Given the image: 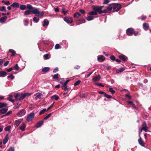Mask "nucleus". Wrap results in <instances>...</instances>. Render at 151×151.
I'll use <instances>...</instances> for the list:
<instances>
[{"label": "nucleus", "mask_w": 151, "mask_h": 151, "mask_svg": "<svg viewBox=\"0 0 151 151\" xmlns=\"http://www.w3.org/2000/svg\"><path fill=\"white\" fill-rule=\"evenodd\" d=\"M32 13L35 14L36 16L39 17H42L44 15V12L43 11H40L39 9L36 8L32 10Z\"/></svg>", "instance_id": "1"}, {"label": "nucleus", "mask_w": 151, "mask_h": 151, "mask_svg": "<svg viewBox=\"0 0 151 151\" xmlns=\"http://www.w3.org/2000/svg\"><path fill=\"white\" fill-rule=\"evenodd\" d=\"M113 12L118 11L121 8V6L120 4L113 3L111 4Z\"/></svg>", "instance_id": "2"}, {"label": "nucleus", "mask_w": 151, "mask_h": 151, "mask_svg": "<svg viewBox=\"0 0 151 151\" xmlns=\"http://www.w3.org/2000/svg\"><path fill=\"white\" fill-rule=\"evenodd\" d=\"M15 99L17 100H21L23 99L25 97L24 94L20 95L17 94L14 96Z\"/></svg>", "instance_id": "3"}, {"label": "nucleus", "mask_w": 151, "mask_h": 151, "mask_svg": "<svg viewBox=\"0 0 151 151\" xmlns=\"http://www.w3.org/2000/svg\"><path fill=\"white\" fill-rule=\"evenodd\" d=\"M35 115V114L34 112H32L29 114L27 116L26 118L28 122H30L33 119Z\"/></svg>", "instance_id": "4"}, {"label": "nucleus", "mask_w": 151, "mask_h": 151, "mask_svg": "<svg viewBox=\"0 0 151 151\" xmlns=\"http://www.w3.org/2000/svg\"><path fill=\"white\" fill-rule=\"evenodd\" d=\"M133 32V29L131 28H128L126 30V34L128 36H132Z\"/></svg>", "instance_id": "5"}, {"label": "nucleus", "mask_w": 151, "mask_h": 151, "mask_svg": "<svg viewBox=\"0 0 151 151\" xmlns=\"http://www.w3.org/2000/svg\"><path fill=\"white\" fill-rule=\"evenodd\" d=\"M26 112V111L23 109L19 111L17 113V115L19 116H22L25 114Z\"/></svg>", "instance_id": "6"}, {"label": "nucleus", "mask_w": 151, "mask_h": 151, "mask_svg": "<svg viewBox=\"0 0 151 151\" xmlns=\"http://www.w3.org/2000/svg\"><path fill=\"white\" fill-rule=\"evenodd\" d=\"M64 20L68 23H71L73 22V19L71 17H65L64 18Z\"/></svg>", "instance_id": "7"}, {"label": "nucleus", "mask_w": 151, "mask_h": 151, "mask_svg": "<svg viewBox=\"0 0 151 151\" xmlns=\"http://www.w3.org/2000/svg\"><path fill=\"white\" fill-rule=\"evenodd\" d=\"M119 58L121 60H122L124 61H125L127 60V58L126 56L121 55L119 56Z\"/></svg>", "instance_id": "8"}, {"label": "nucleus", "mask_w": 151, "mask_h": 151, "mask_svg": "<svg viewBox=\"0 0 151 151\" xmlns=\"http://www.w3.org/2000/svg\"><path fill=\"white\" fill-rule=\"evenodd\" d=\"M143 28L145 30H147L149 28L148 24L144 23L143 24Z\"/></svg>", "instance_id": "9"}, {"label": "nucleus", "mask_w": 151, "mask_h": 151, "mask_svg": "<svg viewBox=\"0 0 151 151\" xmlns=\"http://www.w3.org/2000/svg\"><path fill=\"white\" fill-rule=\"evenodd\" d=\"M42 96V94L41 93H37L36 94H35L34 95V96H35L36 97L35 98L36 99H40L41 96Z\"/></svg>", "instance_id": "10"}, {"label": "nucleus", "mask_w": 151, "mask_h": 151, "mask_svg": "<svg viewBox=\"0 0 151 151\" xmlns=\"http://www.w3.org/2000/svg\"><path fill=\"white\" fill-rule=\"evenodd\" d=\"M9 135L8 134H6V135L5 138L4 139L3 143L4 144H6L9 140Z\"/></svg>", "instance_id": "11"}, {"label": "nucleus", "mask_w": 151, "mask_h": 151, "mask_svg": "<svg viewBox=\"0 0 151 151\" xmlns=\"http://www.w3.org/2000/svg\"><path fill=\"white\" fill-rule=\"evenodd\" d=\"M43 121L41 120L38 122L36 125L35 127L37 128H39L43 124Z\"/></svg>", "instance_id": "12"}, {"label": "nucleus", "mask_w": 151, "mask_h": 151, "mask_svg": "<svg viewBox=\"0 0 151 151\" xmlns=\"http://www.w3.org/2000/svg\"><path fill=\"white\" fill-rule=\"evenodd\" d=\"M100 78V77L99 75H98L97 76H96L95 77L93 78L92 79V80L93 82H95L97 81H99Z\"/></svg>", "instance_id": "13"}, {"label": "nucleus", "mask_w": 151, "mask_h": 151, "mask_svg": "<svg viewBox=\"0 0 151 151\" xmlns=\"http://www.w3.org/2000/svg\"><path fill=\"white\" fill-rule=\"evenodd\" d=\"M97 60L100 62H102L104 61L105 60V59L103 55H101L98 56Z\"/></svg>", "instance_id": "14"}, {"label": "nucleus", "mask_w": 151, "mask_h": 151, "mask_svg": "<svg viewBox=\"0 0 151 151\" xmlns=\"http://www.w3.org/2000/svg\"><path fill=\"white\" fill-rule=\"evenodd\" d=\"M6 72L4 71H0V77H4L6 76Z\"/></svg>", "instance_id": "15"}, {"label": "nucleus", "mask_w": 151, "mask_h": 151, "mask_svg": "<svg viewBox=\"0 0 151 151\" xmlns=\"http://www.w3.org/2000/svg\"><path fill=\"white\" fill-rule=\"evenodd\" d=\"M22 119H20L17 120L15 121V124L17 126H18L22 122Z\"/></svg>", "instance_id": "16"}, {"label": "nucleus", "mask_w": 151, "mask_h": 151, "mask_svg": "<svg viewBox=\"0 0 151 151\" xmlns=\"http://www.w3.org/2000/svg\"><path fill=\"white\" fill-rule=\"evenodd\" d=\"M7 18L6 16H4L1 17L0 19V22L1 23H4L6 20Z\"/></svg>", "instance_id": "17"}, {"label": "nucleus", "mask_w": 151, "mask_h": 151, "mask_svg": "<svg viewBox=\"0 0 151 151\" xmlns=\"http://www.w3.org/2000/svg\"><path fill=\"white\" fill-rule=\"evenodd\" d=\"M11 6L14 8H18L19 7V4L18 3L14 2L11 5Z\"/></svg>", "instance_id": "18"}, {"label": "nucleus", "mask_w": 151, "mask_h": 151, "mask_svg": "<svg viewBox=\"0 0 151 151\" xmlns=\"http://www.w3.org/2000/svg\"><path fill=\"white\" fill-rule=\"evenodd\" d=\"M8 110V109L6 108H3L0 109V113L2 114L5 113Z\"/></svg>", "instance_id": "19"}, {"label": "nucleus", "mask_w": 151, "mask_h": 151, "mask_svg": "<svg viewBox=\"0 0 151 151\" xmlns=\"http://www.w3.org/2000/svg\"><path fill=\"white\" fill-rule=\"evenodd\" d=\"M138 141L139 144L142 146H144V142L142 138H140L138 139Z\"/></svg>", "instance_id": "20"}, {"label": "nucleus", "mask_w": 151, "mask_h": 151, "mask_svg": "<svg viewBox=\"0 0 151 151\" xmlns=\"http://www.w3.org/2000/svg\"><path fill=\"white\" fill-rule=\"evenodd\" d=\"M32 12V10H27L25 11L24 15H27L31 14V12Z\"/></svg>", "instance_id": "21"}, {"label": "nucleus", "mask_w": 151, "mask_h": 151, "mask_svg": "<svg viewBox=\"0 0 151 151\" xmlns=\"http://www.w3.org/2000/svg\"><path fill=\"white\" fill-rule=\"evenodd\" d=\"M26 125L25 124H23L22 126L19 127L20 129L23 131L25 130V128L26 127Z\"/></svg>", "instance_id": "22"}, {"label": "nucleus", "mask_w": 151, "mask_h": 151, "mask_svg": "<svg viewBox=\"0 0 151 151\" xmlns=\"http://www.w3.org/2000/svg\"><path fill=\"white\" fill-rule=\"evenodd\" d=\"M143 130L145 132H147L148 130L147 126L142 127L141 129V131L142 132Z\"/></svg>", "instance_id": "23"}, {"label": "nucleus", "mask_w": 151, "mask_h": 151, "mask_svg": "<svg viewBox=\"0 0 151 151\" xmlns=\"http://www.w3.org/2000/svg\"><path fill=\"white\" fill-rule=\"evenodd\" d=\"M50 70V68L48 67H45L42 69V71L43 72H46Z\"/></svg>", "instance_id": "24"}, {"label": "nucleus", "mask_w": 151, "mask_h": 151, "mask_svg": "<svg viewBox=\"0 0 151 151\" xmlns=\"http://www.w3.org/2000/svg\"><path fill=\"white\" fill-rule=\"evenodd\" d=\"M97 14L96 12L91 11L88 13V14L91 15H96Z\"/></svg>", "instance_id": "25"}, {"label": "nucleus", "mask_w": 151, "mask_h": 151, "mask_svg": "<svg viewBox=\"0 0 151 151\" xmlns=\"http://www.w3.org/2000/svg\"><path fill=\"white\" fill-rule=\"evenodd\" d=\"M9 51L10 52H11L12 53V54L11 55V56H14L16 53L15 51L13 49H9Z\"/></svg>", "instance_id": "26"}, {"label": "nucleus", "mask_w": 151, "mask_h": 151, "mask_svg": "<svg viewBox=\"0 0 151 151\" xmlns=\"http://www.w3.org/2000/svg\"><path fill=\"white\" fill-rule=\"evenodd\" d=\"M93 9L95 11V12H97L98 10L99 9V6H93Z\"/></svg>", "instance_id": "27"}, {"label": "nucleus", "mask_w": 151, "mask_h": 151, "mask_svg": "<svg viewBox=\"0 0 151 151\" xmlns=\"http://www.w3.org/2000/svg\"><path fill=\"white\" fill-rule=\"evenodd\" d=\"M27 8L29 9V10H32L34 9V8L32 7V6L29 4H28L27 5Z\"/></svg>", "instance_id": "28"}, {"label": "nucleus", "mask_w": 151, "mask_h": 151, "mask_svg": "<svg viewBox=\"0 0 151 151\" xmlns=\"http://www.w3.org/2000/svg\"><path fill=\"white\" fill-rule=\"evenodd\" d=\"M59 98V97L58 96L55 95L52 96L51 97V99H54L55 100H57Z\"/></svg>", "instance_id": "29"}, {"label": "nucleus", "mask_w": 151, "mask_h": 151, "mask_svg": "<svg viewBox=\"0 0 151 151\" xmlns=\"http://www.w3.org/2000/svg\"><path fill=\"white\" fill-rule=\"evenodd\" d=\"M107 9L109 11H111L112 9V4H110L108 6H107Z\"/></svg>", "instance_id": "30"}, {"label": "nucleus", "mask_w": 151, "mask_h": 151, "mask_svg": "<svg viewBox=\"0 0 151 151\" xmlns=\"http://www.w3.org/2000/svg\"><path fill=\"white\" fill-rule=\"evenodd\" d=\"M26 6L24 5H22L20 6V9L22 10H24L26 9Z\"/></svg>", "instance_id": "31"}, {"label": "nucleus", "mask_w": 151, "mask_h": 151, "mask_svg": "<svg viewBox=\"0 0 151 151\" xmlns=\"http://www.w3.org/2000/svg\"><path fill=\"white\" fill-rule=\"evenodd\" d=\"M48 111L47 110V109H44L42 110H41L39 113V114L40 115H41L42 114H44L45 112L47 111Z\"/></svg>", "instance_id": "32"}, {"label": "nucleus", "mask_w": 151, "mask_h": 151, "mask_svg": "<svg viewBox=\"0 0 151 151\" xmlns=\"http://www.w3.org/2000/svg\"><path fill=\"white\" fill-rule=\"evenodd\" d=\"M94 17L92 16H88L87 17V19L88 21L92 20L94 19Z\"/></svg>", "instance_id": "33"}, {"label": "nucleus", "mask_w": 151, "mask_h": 151, "mask_svg": "<svg viewBox=\"0 0 151 151\" xmlns=\"http://www.w3.org/2000/svg\"><path fill=\"white\" fill-rule=\"evenodd\" d=\"M49 24V22L47 20H45L44 21V24L43 25V26L45 25H47Z\"/></svg>", "instance_id": "34"}, {"label": "nucleus", "mask_w": 151, "mask_h": 151, "mask_svg": "<svg viewBox=\"0 0 151 151\" xmlns=\"http://www.w3.org/2000/svg\"><path fill=\"white\" fill-rule=\"evenodd\" d=\"M7 105V104L5 103H0V108H1L3 107L6 106Z\"/></svg>", "instance_id": "35"}, {"label": "nucleus", "mask_w": 151, "mask_h": 151, "mask_svg": "<svg viewBox=\"0 0 151 151\" xmlns=\"http://www.w3.org/2000/svg\"><path fill=\"white\" fill-rule=\"evenodd\" d=\"M81 16V14L78 12H77L76 13H75L74 15V17H79Z\"/></svg>", "instance_id": "36"}, {"label": "nucleus", "mask_w": 151, "mask_h": 151, "mask_svg": "<svg viewBox=\"0 0 151 151\" xmlns=\"http://www.w3.org/2000/svg\"><path fill=\"white\" fill-rule=\"evenodd\" d=\"M0 11H6V8L4 6H0Z\"/></svg>", "instance_id": "37"}, {"label": "nucleus", "mask_w": 151, "mask_h": 151, "mask_svg": "<svg viewBox=\"0 0 151 151\" xmlns=\"http://www.w3.org/2000/svg\"><path fill=\"white\" fill-rule=\"evenodd\" d=\"M109 91L112 94L114 93H115V91L112 88H109Z\"/></svg>", "instance_id": "38"}, {"label": "nucleus", "mask_w": 151, "mask_h": 151, "mask_svg": "<svg viewBox=\"0 0 151 151\" xmlns=\"http://www.w3.org/2000/svg\"><path fill=\"white\" fill-rule=\"evenodd\" d=\"M33 20L35 22H37L39 20V19L37 17H34L33 18Z\"/></svg>", "instance_id": "39"}, {"label": "nucleus", "mask_w": 151, "mask_h": 151, "mask_svg": "<svg viewBox=\"0 0 151 151\" xmlns=\"http://www.w3.org/2000/svg\"><path fill=\"white\" fill-rule=\"evenodd\" d=\"M51 114V113L48 114L44 118V119L46 120L50 116Z\"/></svg>", "instance_id": "40"}, {"label": "nucleus", "mask_w": 151, "mask_h": 151, "mask_svg": "<svg viewBox=\"0 0 151 151\" xmlns=\"http://www.w3.org/2000/svg\"><path fill=\"white\" fill-rule=\"evenodd\" d=\"M81 82V81L80 80H78L77 81L74 83V86H76L79 85L80 83Z\"/></svg>", "instance_id": "41"}, {"label": "nucleus", "mask_w": 151, "mask_h": 151, "mask_svg": "<svg viewBox=\"0 0 151 151\" xmlns=\"http://www.w3.org/2000/svg\"><path fill=\"white\" fill-rule=\"evenodd\" d=\"M63 87L64 88V89L65 91H68V88H67V86L66 85H63Z\"/></svg>", "instance_id": "42"}, {"label": "nucleus", "mask_w": 151, "mask_h": 151, "mask_svg": "<svg viewBox=\"0 0 151 151\" xmlns=\"http://www.w3.org/2000/svg\"><path fill=\"white\" fill-rule=\"evenodd\" d=\"M104 96L105 97H106L108 99H110L111 97V96L108 95V94H107L106 93H105Z\"/></svg>", "instance_id": "43"}, {"label": "nucleus", "mask_w": 151, "mask_h": 151, "mask_svg": "<svg viewBox=\"0 0 151 151\" xmlns=\"http://www.w3.org/2000/svg\"><path fill=\"white\" fill-rule=\"evenodd\" d=\"M125 70V69L124 68H121L119 70L117 71V72H122L124 71Z\"/></svg>", "instance_id": "44"}, {"label": "nucleus", "mask_w": 151, "mask_h": 151, "mask_svg": "<svg viewBox=\"0 0 151 151\" xmlns=\"http://www.w3.org/2000/svg\"><path fill=\"white\" fill-rule=\"evenodd\" d=\"M60 45L58 44H56L55 47V49L56 50L60 48Z\"/></svg>", "instance_id": "45"}, {"label": "nucleus", "mask_w": 151, "mask_h": 151, "mask_svg": "<svg viewBox=\"0 0 151 151\" xmlns=\"http://www.w3.org/2000/svg\"><path fill=\"white\" fill-rule=\"evenodd\" d=\"M68 10H66V11L65 10V9H62V12L64 14H65L66 13L68 12Z\"/></svg>", "instance_id": "46"}, {"label": "nucleus", "mask_w": 151, "mask_h": 151, "mask_svg": "<svg viewBox=\"0 0 151 151\" xmlns=\"http://www.w3.org/2000/svg\"><path fill=\"white\" fill-rule=\"evenodd\" d=\"M11 127L8 126L5 128V130L6 131H9L10 130Z\"/></svg>", "instance_id": "47"}, {"label": "nucleus", "mask_w": 151, "mask_h": 151, "mask_svg": "<svg viewBox=\"0 0 151 151\" xmlns=\"http://www.w3.org/2000/svg\"><path fill=\"white\" fill-rule=\"evenodd\" d=\"M14 68L15 70H19V67L18 66V64H16L14 66Z\"/></svg>", "instance_id": "48"}, {"label": "nucleus", "mask_w": 151, "mask_h": 151, "mask_svg": "<svg viewBox=\"0 0 151 151\" xmlns=\"http://www.w3.org/2000/svg\"><path fill=\"white\" fill-rule=\"evenodd\" d=\"M44 57L46 58V59H48L49 58V55L48 54H46L44 55Z\"/></svg>", "instance_id": "49"}, {"label": "nucleus", "mask_w": 151, "mask_h": 151, "mask_svg": "<svg viewBox=\"0 0 151 151\" xmlns=\"http://www.w3.org/2000/svg\"><path fill=\"white\" fill-rule=\"evenodd\" d=\"M95 84L96 85H98L102 87H103L104 86V85L101 83H95Z\"/></svg>", "instance_id": "50"}, {"label": "nucleus", "mask_w": 151, "mask_h": 151, "mask_svg": "<svg viewBox=\"0 0 151 151\" xmlns=\"http://www.w3.org/2000/svg\"><path fill=\"white\" fill-rule=\"evenodd\" d=\"M58 74H55L54 75L53 77V78L54 79H58Z\"/></svg>", "instance_id": "51"}, {"label": "nucleus", "mask_w": 151, "mask_h": 151, "mask_svg": "<svg viewBox=\"0 0 151 151\" xmlns=\"http://www.w3.org/2000/svg\"><path fill=\"white\" fill-rule=\"evenodd\" d=\"M147 18V17L145 16H142L141 19L142 20H145Z\"/></svg>", "instance_id": "52"}, {"label": "nucleus", "mask_w": 151, "mask_h": 151, "mask_svg": "<svg viewBox=\"0 0 151 151\" xmlns=\"http://www.w3.org/2000/svg\"><path fill=\"white\" fill-rule=\"evenodd\" d=\"M20 106V104H17L16 105H15V106H14V108L15 109L18 108Z\"/></svg>", "instance_id": "53"}, {"label": "nucleus", "mask_w": 151, "mask_h": 151, "mask_svg": "<svg viewBox=\"0 0 151 151\" xmlns=\"http://www.w3.org/2000/svg\"><path fill=\"white\" fill-rule=\"evenodd\" d=\"M7 77L9 78H10L12 79L14 78V77L13 76L12 74H11L10 75L8 76Z\"/></svg>", "instance_id": "54"}, {"label": "nucleus", "mask_w": 151, "mask_h": 151, "mask_svg": "<svg viewBox=\"0 0 151 151\" xmlns=\"http://www.w3.org/2000/svg\"><path fill=\"white\" fill-rule=\"evenodd\" d=\"M12 113V111H9L5 115V116H8L10 114H11Z\"/></svg>", "instance_id": "55"}, {"label": "nucleus", "mask_w": 151, "mask_h": 151, "mask_svg": "<svg viewBox=\"0 0 151 151\" xmlns=\"http://www.w3.org/2000/svg\"><path fill=\"white\" fill-rule=\"evenodd\" d=\"M110 59L112 60H115V58L113 55H111L110 57Z\"/></svg>", "instance_id": "56"}, {"label": "nucleus", "mask_w": 151, "mask_h": 151, "mask_svg": "<svg viewBox=\"0 0 151 151\" xmlns=\"http://www.w3.org/2000/svg\"><path fill=\"white\" fill-rule=\"evenodd\" d=\"M79 21L80 22L82 21L81 23H84L85 22V19L83 18L80 19Z\"/></svg>", "instance_id": "57"}, {"label": "nucleus", "mask_w": 151, "mask_h": 151, "mask_svg": "<svg viewBox=\"0 0 151 151\" xmlns=\"http://www.w3.org/2000/svg\"><path fill=\"white\" fill-rule=\"evenodd\" d=\"M7 99L8 100H9L10 101L12 102L13 103L14 102V100L12 99L11 98H10V97L7 98Z\"/></svg>", "instance_id": "58"}, {"label": "nucleus", "mask_w": 151, "mask_h": 151, "mask_svg": "<svg viewBox=\"0 0 151 151\" xmlns=\"http://www.w3.org/2000/svg\"><path fill=\"white\" fill-rule=\"evenodd\" d=\"M7 151H14V149L12 147H10Z\"/></svg>", "instance_id": "59"}, {"label": "nucleus", "mask_w": 151, "mask_h": 151, "mask_svg": "<svg viewBox=\"0 0 151 151\" xmlns=\"http://www.w3.org/2000/svg\"><path fill=\"white\" fill-rule=\"evenodd\" d=\"M58 71V68H55L53 71V72L54 73L57 72Z\"/></svg>", "instance_id": "60"}, {"label": "nucleus", "mask_w": 151, "mask_h": 151, "mask_svg": "<svg viewBox=\"0 0 151 151\" xmlns=\"http://www.w3.org/2000/svg\"><path fill=\"white\" fill-rule=\"evenodd\" d=\"M104 2L103 4H106L109 2V0H104Z\"/></svg>", "instance_id": "61"}, {"label": "nucleus", "mask_w": 151, "mask_h": 151, "mask_svg": "<svg viewBox=\"0 0 151 151\" xmlns=\"http://www.w3.org/2000/svg\"><path fill=\"white\" fill-rule=\"evenodd\" d=\"M87 95L85 94H81L80 95V96L81 97H85Z\"/></svg>", "instance_id": "62"}, {"label": "nucleus", "mask_w": 151, "mask_h": 151, "mask_svg": "<svg viewBox=\"0 0 151 151\" xmlns=\"http://www.w3.org/2000/svg\"><path fill=\"white\" fill-rule=\"evenodd\" d=\"M13 70L12 68H11L7 69L6 71L8 72H10Z\"/></svg>", "instance_id": "63"}, {"label": "nucleus", "mask_w": 151, "mask_h": 151, "mask_svg": "<svg viewBox=\"0 0 151 151\" xmlns=\"http://www.w3.org/2000/svg\"><path fill=\"white\" fill-rule=\"evenodd\" d=\"M9 63V61H6V62H5L4 63V65L5 66H6L8 65Z\"/></svg>", "instance_id": "64"}]
</instances>
